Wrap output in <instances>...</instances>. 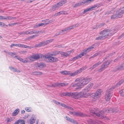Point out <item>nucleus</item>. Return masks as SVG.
<instances>
[{
	"instance_id": "40",
	"label": "nucleus",
	"mask_w": 124,
	"mask_h": 124,
	"mask_svg": "<svg viewBox=\"0 0 124 124\" xmlns=\"http://www.w3.org/2000/svg\"><path fill=\"white\" fill-rule=\"evenodd\" d=\"M105 39V37H103L102 36L97 37L95 39L96 40L104 39Z\"/></svg>"
},
{
	"instance_id": "53",
	"label": "nucleus",
	"mask_w": 124,
	"mask_h": 124,
	"mask_svg": "<svg viewBox=\"0 0 124 124\" xmlns=\"http://www.w3.org/2000/svg\"><path fill=\"white\" fill-rule=\"evenodd\" d=\"M37 75H41L42 74V73L41 72H39V71H37Z\"/></svg>"
},
{
	"instance_id": "57",
	"label": "nucleus",
	"mask_w": 124,
	"mask_h": 124,
	"mask_svg": "<svg viewBox=\"0 0 124 124\" xmlns=\"http://www.w3.org/2000/svg\"><path fill=\"white\" fill-rule=\"evenodd\" d=\"M37 71H35V72H34L32 73V74H33L35 75H37Z\"/></svg>"
},
{
	"instance_id": "36",
	"label": "nucleus",
	"mask_w": 124,
	"mask_h": 124,
	"mask_svg": "<svg viewBox=\"0 0 124 124\" xmlns=\"http://www.w3.org/2000/svg\"><path fill=\"white\" fill-rule=\"evenodd\" d=\"M94 124H104L99 120H96L94 122Z\"/></svg>"
},
{
	"instance_id": "10",
	"label": "nucleus",
	"mask_w": 124,
	"mask_h": 124,
	"mask_svg": "<svg viewBox=\"0 0 124 124\" xmlns=\"http://www.w3.org/2000/svg\"><path fill=\"white\" fill-rule=\"evenodd\" d=\"M87 68L86 67H83L80 69L77 70L73 73H71L70 72V73L69 75L71 76H74L80 73L81 72L85 70Z\"/></svg>"
},
{
	"instance_id": "3",
	"label": "nucleus",
	"mask_w": 124,
	"mask_h": 124,
	"mask_svg": "<svg viewBox=\"0 0 124 124\" xmlns=\"http://www.w3.org/2000/svg\"><path fill=\"white\" fill-rule=\"evenodd\" d=\"M91 80L92 78H85L82 77L77 78L75 80V81L79 82L74 84L72 86L76 87V90L80 89L81 88L82 86L87 84Z\"/></svg>"
},
{
	"instance_id": "34",
	"label": "nucleus",
	"mask_w": 124,
	"mask_h": 124,
	"mask_svg": "<svg viewBox=\"0 0 124 124\" xmlns=\"http://www.w3.org/2000/svg\"><path fill=\"white\" fill-rule=\"evenodd\" d=\"M61 73L63 75H69L70 72L69 71H63L61 72Z\"/></svg>"
},
{
	"instance_id": "56",
	"label": "nucleus",
	"mask_w": 124,
	"mask_h": 124,
	"mask_svg": "<svg viewBox=\"0 0 124 124\" xmlns=\"http://www.w3.org/2000/svg\"><path fill=\"white\" fill-rule=\"evenodd\" d=\"M66 108L71 110H73V108H72L69 107L67 106V107Z\"/></svg>"
},
{
	"instance_id": "30",
	"label": "nucleus",
	"mask_w": 124,
	"mask_h": 124,
	"mask_svg": "<svg viewBox=\"0 0 124 124\" xmlns=\"http://www.w3.org/2000/svg\"><path fill=\"white\" fill-rule=\"evenodd\" d=\"M66 14H67V13L66 11H61L56 13L55 14V15L56 16H57L58 15H60L61 14H64L65 15Z\"/></svg>"
},
{
	"instance_id": "5",
	"label": "nucleus",
	"mask_w": 124,
	"mask_h": 124,
	"mask_svg": "<svg viewBox=\"0 0 124 124\" xmlns=\"http://www.w3.org/2000/svg\"><path fill=\"white\" fill-rule=\"evenodd\" d=\"M124 13V7L116 11L111 17L112 19H117L120 17L122 14Z\"/></svg>"
},
{
	"instance_id": "12",
	"label": "nucleus",
	"mask_w": 124,
	"mask_h": 124,
	"mask_svg": "<svg viewBox=\"0 0 124 124\" xmlns=\"http://www.w3.org/2000/svg\"><path fill=\"white\" fill-rule=\"evenodd\" d=\"M39 31H31L29 30L28 31H24L21 32L19 33L20 35H23V34H37L39 33Z\"/></svg>"
},
{
	"instance_id": "1",
	"label": "nucleus",
	"mask_w": 124,
	"mask_h": 124,
	"mask_svg": "<svg viewBox=\"0 0 124 124\" xmlns=\"http://www.w3.org/2000/svg\"><path fill=\"white\" fill-rule=\"evenodd\" d=\"M102 90L98 89L95 93H87L82 92L70 93L69 96H71L76 99H79L81 98L89 96L90 97H96L99 98L102 94Z\"/></svg>"
},
{
	"instance_id": "29",
	"label": "nucleus",
	"mask_w": 124,
	"mask_h": 124,
	"mask_svg": "<svg viewBox=\"0 0 124 124\" xmlns=\"http://www.w3.org/2000/svg\"><path fill=\"white\" fill-rule=\"evenodd\" d=\"M19 109L17 108L16 109L15 111L13 112L12 113V115L13 116H15L19 112Z\"/></svg>"
},
{
	"instance_id": "9",
	"label": "nucleus",
	"mask_w": 124,
	"mask_h": 124,
	"mask_svg": "<svg viewBox=\"0 0 124 124\" xmlns=\"http://www.w3.org/2000/svg\"><path fill=\"white\" fill-rule=\"evenodd\" d=\"M66 0H63L59 2L57 4L55 5L52 7V10H54L57 9L59 8L66 3Z\"/></svg>"
},
{
	"instance_id": "58",
	"label": "nucleus",
	"mask_w": 124,
	"mask_h": 124,
	"mask_svg": "<svg viewBox=\"0 0 124 124\" xmlns=\"http://www.w3.org/2000/svg\"><path fill=\"white\" fill-rule=\"evenodd\" d=\"M53 101H54V103L56 104H57L58 102L57 101H56L55 100H53Z\"/></svg>"
},
{
	"instance_id": "44",
	"label": "nucleus",
	"mask_w": 124,
	"mask_h": 124,
	"mask_svg": "<svg viewBox=\"0 0 124 124\" xmlns=\"http://www.w3.org/2000/svg\"><path fill=\"white\" fill-rule=\"evenodd\" d=\"M19 121L20 124H25V122L24 120L22 119H19Z\"/></svg>"
},
{
	"instance_id": "63",
	"label": "nucleus",
	"mask_w": 124,
	"mask_h": 124,
	"mask_svg": "<svg viewBox=\"0 0 124 124\" xmlns=\"http://www.w3.org/2000/svg\"><path fill=\"white\" fill-rule=\"evenodd\" d=\"M59 47H62V48H63L64 47L63 46H62L61 45H59Z\"/></svg>"
},
{
	"instance_id": "16",
	"label": "nucleus",
	"mask_w": 124,
	"mask_h": 124,
	"mask_svg": "<svg viewBox=\"0 0 124 124\" xmlns=\"http://www.w3.org/2000/svg\"><path fill=\"white\" fill-rule=\"evenodd\" d=\"M109 61H108L106 62L104 64L102 65L101 68L99 70V71L100 72L102 71L104 69L108 67V65L110 63Z\"/></svg>"
},
{
	"instance_id": "61",
	"label": "nucleus",
	"mask_w": 124,
	"mask_h": 124,
	"mask_svg": "<svg viewBox=\"0 0 124 124\" xmlns=\"http://www.w3.org/2000/svg\"><path fill=\"white\" fill-rule=\"evenodd\" d=\"M124 36V32L123 33L122 35H121L120 36V38L122 37H123V36Z\"/></svg>"
},
{
	"instance_id": "47",
	"label": "nucleus",
	"mask_w": 124,
	"mask_h": 124,
	"mask_svg": "<svg viewBox=\"0 0 124 124\" xmlns=\"http://www.w3.org/2000/svg\"><path fill=\"white\" fill-rule=\"evenodd\" d=\"M5 20L7 19L9 20H11L13 19V17H12L10 16H8L5 17Z\"/></svg>"
},
{
	"instance_id": "45",
	"label": "nucleus",
	"mask_w": 124,
	"mask_h": 124,
	"mask_svg": "<svg viewBox=\"0 0 124 124\" xmlns=\"http://www.w3.org/2000/svg\"><path fill=\"white\" fill-rule=\"evenodd\" d=\"M61 53L64 56H68V53H67V52H61Z\"/></svg>"
},
{
	"instance_id": "31",
	"label": "nucleus",
	"mask_w": 124,
	"mask_h": 124,
	"mask_svg": "<svg viewBox=\"0 0 124 124\" xmlns=\"http://www.w3.org/2000/svg\"><path fill=\"white\" fill-rule=\"evenodd\" d=\"M70 93H61L60 95L61 96H69Z\"/></svg>"
},
{
	"instance_id": "18",
	"label": "nucleus",
	"mask_w": 124,
	"mask_h": 124,
	"mask_svg": "<svg viewBox=\"0 0 124 124\" xmlns=\"http://www.w3.org/2000/svg\"><path fill=\"white\" fill-rule=\"evenodd\" d=\"M65 118L67 120L69 121L72 123L75 124H77V123L76 121L72 119L71 118H69L67 116H66Z\"/></svg>"
},
{
	"instance_id": "64",
	"label": "nucleus",
	"mask_w": 124,
	"mask_h": 124,
	"mask_svg": "<svg viewBox=\"0 0 124 124\" xmlns=\"http://www.w3.org/2000/svg\"><path fill=\"white\" fill-rule=\"evenodd\" d=\"M61 103H61L59 102H58V103L57 105H61Z\"/></svg>"
},
{
	"instance_id": "54",
	"label": "nucleus",
	"mask_w": 124,
	"mask_h": 124,
	"mask_svg": "<svg viewBox=\"0 0 124 124\" xmlns=\"http://www.w3.org/2000/svg\"><path fill=\"white\" fill-rule=\"evenodd\" d=\"M15 58L20 61L21 58L19 56H17Z\"/></svg>"
},
{
	"instance_id": "32",
	"label": "nucleus",
	"mask_w": 124,
	"mask_h": 124,
	"mask_svg": "<svg viewBox=\"0 0 124 124\" xmlns=\"http://www.w3.org/2000/svg\"><path fill=\"white\" fill-rule=\"evenodd\" d=\"M17 46L20 47L25 48H27L28 47L26 45L21 44H17Z\"/></svg>"
},
{
	"instance_id": "23",
	"label": "nucleus",
	"mask_w": 124,
	"mask_h": 124,
	"mask_svg": "<svg viewBox=\"0 0 124 124\" xmlns=\"http://www.w3.org/2000/svg\"><path fill=\"white\" fill-rule=\"evenodd\" d=\"M102 63L101 62L99 61L97 62L96 63L93 65L91 67L90 69L92 70L94 68L98 66V65H100Z\"/></svg>"
},
{
	"instance_id": "21",
	"label": "nucleus",
	"mask_w": 124,
	"mask_h": 124,
	"mask_svg": "<svg viewBox=\"0 0 124 124\" xmlns=\"http://www.w3.org/2000/svg\"><path fill=\"white\" fill-rule=\"evenodd\" d=\"M93 83L90 84H89L84 89V90L86 92H87L90 90L91 88L93 87Z\"/></svg>"
},
{
	"instance_id": "41",
	"label": "nucleus",
	"mask_w": 124,
	"mask_h": 124,
	"mask_svg": "<svg viewBox=\"0 0 124 124\" xmlns=\"http://www.w3.org/2000/svg\"><path fill=\"white\" fill-rule=\"evenodd\" d=\"M120 95L124 96V89L121 90L119 91Z\"/></svg>"
},
{
	"instance_id": "39",
	"label": "nucleus",
	"mask_w": 124,
	"mask_h": 124,
	"mask_svg": "<svg viewBox=\"0 0 124 124\" xmlns=\"http://www.w3.org/2000/svg\"><path fill=\"white\" fill-rule=\"evenodd\" d=\"M47 24H37L34 26V28H37L39 26H42L44 25H46Z\"/></svg>"
},
{
	"instance_id": "60",
	"label": "nucleus",
	"mask_w": 124,
	"mask_h": 124,
	"mask_svg": "<svg viewBox=\"0 0 124 124\" xmlns=\"http://www.w3.org/2000/svg\"><path fill=\"white\" fill-rule=\"evenodd\" d=\"M12 45L13 46H17V44H12Z\"/></svg>"
},
{
	"instance_id": "25",
	"label": "nucleus",
	"mask_w": 124,
	"mask_h": 124,
	"mask_svg": "<svg viewBox=\"0 0 124 124\" xmlns=\"http://www.w3.org/2000/svg\"><path fill=\"white\" fill-rule=\"evenodd\" d=\"M124 69V63L119 65L117 69V70H121Z\"/></svg>"
},
{
	"instance_id": "46",
	"label": "nucleus",
	"mask_w": 124,
	"mask_h": 124,
	"mask_svg": "<svg viewBox=\"0 0 124 124\" xmlns=\"http://www.w3.org/2000/svg\"><path fill=\"white\" fill-rule=\"evenodd\" d=\"M26 111L28 112H30L31 111V109L30 108L26 107L25 108Z\"/></svg>"
},
{
	"instance_id": "35",
	"label": "nucleus",
	"mask_w": 124,
	"mask_h": 124,
	"mask_svg": "<svg viewBox=\"0 0 124 124\" xmlns=\"http://www.w3.org/2000/svg\"><path fill=\"white\" fill-rule=\"evenodd\" d=\"M8 54L12 56L13 57L15 58L17 56L16 54L15 53L10 52Z\"/></svg>"
},
{
	"instance_id": "11",
	"label": "nucleus",
	"mask_w": 124,
	"mask_h": 124,
	"mask_svg": "<svg viewBox=\"0 0 124 124\" xmlns=\"http://www.w3.org/2000/svg\"><path fill=\"white\" fill-rule=\"evenodd\" d=\"M54 40V39H52L40 42L38 44L36 45V46L37 47H39L42 46H44L51 42Z\"/></svg>"
},
{
	"instance_id": "49",
	"label": "nucleus",
	"mask_w": 124,
	"mask_h": 124,
	"mask_svg": "<svg viewBox=\"0 0 124 124\" xmlns=\"http://www.w3.org/2000/svg\"><path fill=\"white\" fill-rule=\"evenodd\" d=\"M80 3H77L75 4V6H74V7H77L79 6H80Z\"/></svg>"
},
{
	"instance_id": "62",
	"label": "nucleus",
	"mask_w": 124,
	"mask_h": 124,
	"mask_svg": "<svg viewBox=\"0 0 124 124\" xmlns=\"http://www.w3.org/2000/svg\"><path fill=\"white\" fill-rule=\"evenodd\" d=\"M25 112V111L24 110H23L21 111L22 114H23Z\"/></svg>"
},
{
	"instance_id": "2",
	"label": "nucleus",
	"mask_w": 124,
	"mask_h": 124,
	"mask_svg": "<svg viewBox=\"0 0 124 124\" xmlns=\"http://www.w3.org/2000/svg\"><path fill=\"white\" fill-rule=\"evenodd\" d=\"M95 110H90L91 114L93 116H95L96 117L98 118H104L105 119L107 118V117L103 115L104 113H108L118 112L117 108H106L103 109L100 113L98 112L97 109H95Z\"/></svg>"
},
{
	"instance_id": "26",
	"label": "nucleus",
	"mask_w": 124,
	"mask_h": 124,
	"mask_svg": "<svg viewBox=\"0 0 124 124\" xmlns=\"http://www.w3.org/2000/svg\"><path fill=\"white\" fill-rule=\"evenodd\" d=\"M94 47V45H93L87 48L86 49H85L84 50L86 53L87 52L90 51Z\"/></svg>"
},
{
	"instance_id": "17",
	"label": "nucleus",
	"mask_w": 124,
	"mask_h": 124,
	"mask_svg": "<svg viewBox=\"0 0 124 124\" xmlns=\"http://www.w3.org/2000/svg\"><path fill=\"white\" fill-rule=\"evenodd\" d=\"M97 7V5H94L93 6L90 8H89L85 9L84 11L83 12V14H84L85 13L88 11L93 10L94 9V8Z\"/></svg>"
},
{
	"instance_id": "19",
	"label": "nucleus",
	"mask_w": 124,
	"mask_h": 124,
	"mask_svg": "<svg viewBox=\"0 0 124 124\" xmlns=\"http://www.w3.org/2000/svg\"><path fill=\"white\" fill-rule=\"evenodd\" d=\"M74 116H79L83 117H85L86 116V115L85 114L83 113L80 112H74Z\"/></svg>"
},
{
	"instance_id": "22",
	"label": "nucleus",
	"mask_w": 124,
	"mask_h": 124,
	"mask_svg": "<svg viewBox=\"0 0 124 124\" xmlns=\"http://www.w3.org/2000/svg\"><path fill=\"white\" fill-rule=\"evenodd\" d=\"M46 65L44 63H40L37 64L36 66L38 67L40 69L42 68L43 67L46 66Z\"/></svg>"
},
{
	"instance_id": "24",
	"label": "nucleus",
	"mask_w": 124,
	"mask_h": 124,
	"mask_svg": "<svg viewBox=\"0 0 124 124\" xmlns=\"http://www.w3.org/2000/svg\"><path fill=\"white\" fill-rule=\"evenodd\" d=\"M20 61L24 63H27L28 62H30L29 59V57L26 58L25 60H24L21 58Z\"/></svg>"
},
{
	"instance_id": "4",
	"label": "nucleus",
	"mask_w": 124,
	"mask_h": 124,
	"mask_svg": "<svg viewBox=\"0 0 124 124\" xmlns=\"http://www.w3.org/2000/svg\"><path fill=\"white\" fill-rule=\"evenodd\" d=\"M114 33L113 30L110 31L108 29H106L101 31L100 34L103 37H105V39L108 36H112Z\"/></svg>"
},
{
	"instance_id": "50",
	"label": "nucleus",
	"mask_w": 124,
	"mask_h": 124,
	"mask_svg": "<svg viewBox=\"0 0 124 124\" xmlns=\"http://www.w3.org/2000/svg\"><path fill=\"white\" fill-rule=\"evenodd\" d=\"M61 105L62 107L65 108H67V105L63 103H61Z\"/></svg>"
},
{
	"instance_id": "8",
	"label": "nucleus",
	"mask_w": 124,
	"mask_h": 124,
	"mask_svg": "<svg viewBox=\"0 0 124 124\" xmlns=\"http://www.w3.org/2000/svg\"><path fill=\"white\" fill-rule=\"evenodd\" d=\"M41 55L40 54H33L31 56L29 57L30 62L35 61L39 59L41 57Z\"/></svg>"
},
{
	"instance_id": "28",
	"label": "nucleus",
	"mask_w": 124,
	"mask_h": 124,
	"mask_svg": "<svg viewBox=\"0 0 124 124\" xmlns=\"http://www.w3.org/2000/svg\"><path fill=\"white\" fill-rule=\"evenodd\" d=\"M124 81V80H122L120 81L118 83H117L115 86H114L113 87V89H114L115 88L119 86L122 84L123 83Z\"/></svg>"
},
{
	"instance_id": "37",
	"label": "nucleus",
	"mask_w": 124,
	"mask_h": 124,
	"mask_svg": "<svg viewBox=\"0 0 124 124\" xmlns=\"http://www.w3.org/2000/svg\"><path fill=\"white\" fill-rule=\"evenodd\" d=\"M95 121L92 119H89L88 120V122L89 124H94Z\"/></svg>"
},
{
	"instance_id": "20",
	"label": "nucleus",
	"mask_w": 124,
	"mask_h": 124,
	"mask_svg": "<svg viewBox=\"0 0 124 124\" xmlns=\"http://www.w3.org/2000/svg\"><path fill=\"white\" fill-rule=\"evenodd\" d=\"M94 0H83L80 3L81 5L85 4L86 3H89L93 1Z\"/></svg>"
},
{
	"instance_id": "13",
	"label": "nucleus",
	"mask_w": 124,
	"mask_h": 124,
	"mask_svg": "<svg viewBox=\"0 0 124 124\" xmlns=\"http://www.w3.org/2000/svg\"><path fill=\"white\" fill-rule=\"evenodd\" d=\"M76 26L75 24H74L71 26H69L67 28H65L64 29H63L62 31H60L58 33L59 34V35L65 34L66 33L65 32H64L65 31H69L71 29L74 28Z\"/></svg>"
},
{
	"instance_id": "51",
	"label": "nucleus",
	"mask_w": 124,
	"mask_h": 124,
	"mask_svg": "<svg viewBox=\"0 0 124 124\" xmlns=\"http://www.w3.org/2000/svg\"><path fill=\"white\" fill-rule=\"evenodd\" d=\"M73 52V50H72L71 51H67V53H68V55H69L71 53H72Z\"/></svg>"
},
{
	"instance_id": "27",
	"label": "nucleus",
	"mask_w": 124,
	"mask_h": 124,
	"mask_svg": "<svg viewBox=\"0 0 124 124\" xmlns=\"http://www.w3.org/2000/svg\"><path fill=\"white\" fill-rule=\"evenodd\" d=\"M9 68L11 70L14 72H16L17 73H19L20 72V71L19 70H17L16 68H14L12 67H10Z\"/></svg>"
},
{
	"instance_id": "38",
	"label": "nucleus",
	"mask_w": 124,
	"mask_h": 124,
	"mask_svg": "<svg viewBox=\"0 0 124 124\" xmlns=\"http://www.w3.org/2000/svg\"><path fill=\"white\" fill-rule=\"evenodd\" d=\"M14 119L15 118L14 117H10L8 118L7 119V122L8 123L12 122L14 120Z\"/></svg>"
},
{
	"instance_id": "33",
	"label": "nucleus",
	"mask_w": 124,
	"mask_h": 124,
	"mask_svg": "<svg viewBox=\"0 0 124 124\" xmlns=\"http://www.w3.org/2000/svg\"><path fill=\"white\" fill-rule=\"evenodd\" d=\"M103 52H102L100 51L98 52V53H96L95 54H94L93 55V56H94V57H95V56L99 55V56H101L102 55V54H103Z\"/></svg>"
},
{
	"instance_id": "42",
	"label": "nucleus",
	"mask_w": 124,
	"mask_h": 124,
	"mask_svg": "<svg viewBox=\"0 0 124 124\" xmlns=\"http://www.w3.org/2000/svg\"><path fill=\"white\" fill-rule=\"evenodd\" d=\"M35 121V119L33 118H31L30 120V123L31 124H32L34 123Z\"/></svg>"
},
{
	"instance_id": "48",
	"label": "nucleus",
	"mask_w": 124,
	"mask_h": 124,
	"mask_svg": "<svg viewBox=\"0 0 124 124\" xmlns=\"http://www.w3.org/2000/svg\"><path fill=\"white\" fill-rule=\"evenodd\" d=\"M0 26L4 27H6L8 26V25H6L5 24H0Z\"/></svg>"
},
{
	"instance_id": "52",
	"label": "nucleus",
	"mask_w": 124,
	"mask_h": 124,
	"mask_svg": "<svg viewBox=\"0 0 124 124\" xmlns=\"http://www.w3.org/2000/svg\"><path fill=\"white\" fill-rule=\"evenodd\" d=\"M5 17L3 16H0V19L5 20Z\"/></svg>"
},
{
	"instance_id": "15",
	"label": "nucleus",
	"mask_w": 124,
	"mask_h": 124,
	"mask_svg": "<svg viewBox=\"0 0 124 124\" xmlns=\"http://www.w3.org/2000/svg\"><path fill=\"white\" fill-rule=\"evenodd\" d=\"M68 85V83H57L52 84L51 85H50V86L53 87H55L57 86H64L67 85Z\"/></svg>"
},
{
	"instance_id": "6",
	"label": "nucleus",
	"mask_w": 124,
	"mask_h": 124,
	"mask_svg": "<svg viewBox=\"0 0 124 124\" xmlns=\"http://www.w3.org/2000/svg\"><path fill=\"white\" fill-rule=\"evenodd\" d=\"M53 55V54H51L50 55H46L45 57V59L48 62H56L58 60L57 59L51 56H52Z\"/></svg>"
},
{
	"instance_id": "14",
	"label": "nucleus",
	"mask_w": 124,
	"mask_h": 124,
	"mask_svg": "<svg viewBox=\"0 0 124 124\" xmlns=\"http://www.w3.org/2000/svg\"><path fill=\"white\" fill-rule=\"evenodd\" d=\"M86 54V53L85 51L84 50V51L82 53L78 55L75 57L71 59V61H74L77 59H78L79 58H80L82 56H84Z\"/></svg>"
},
{
	"instance_id": "7",
	"label": "nucleus",
	"mask_w": 124,
	"mask_h": 124,
	"mask_svg": "<svg viewBox=\"0 0 124 124\" xmlns=\"http://www.w3.org/2000/svg\"><path fill=\"white\" fill-rule=\"evenodd\" d=\"M113 91L112 89L108 90L106 92L105 99L107 101H108L110 99L113 95Z\"/></svg>"
},
{
	"instance_id": "59",
	"label": "nucleus",
	"mask_w": 124,
	"mask_h": 124,
	"mask_svg": "<svg viewBox=\"0 0 124 124\" xmlns=\"http://www.w3.org/2000/svg\"><path fill=\"white\" fill-rule=\"evenodd\" d=\"M70 112V114H72L74 116V112Z\"/></svg>"
},
{
	"instance_id": "55",
	"label": "nucleus",
	"mask_w": 124,
	"mask_h": 124,
	"mask_svg": "<svg viewBox=\"0 0 124 124\" xmlns=\"http://www.w3.org/2000/svg\"><path fill=\"white\" fill-rule=\"evenodd\" d=\"M19 120L16 122L14 124H19Z\"/></svg>"
},
{
	"instance_id": "43",
	"label": "nucleus",
	"mask_w": 124,
	"mask_h": 124,
	"mask_svg": "<svg viewBox=\"0 0 124 124\" xmlns=\"http://www.w3.org/2000/svg\"><path fill=\"white\" fill-rule=\"evenodd\" d=\"M123 56H121V57H119L117 58L116 59L114 60V62H116L118 60V59L121 60L123 58Z\"/></svg>"
}]
</instances>
